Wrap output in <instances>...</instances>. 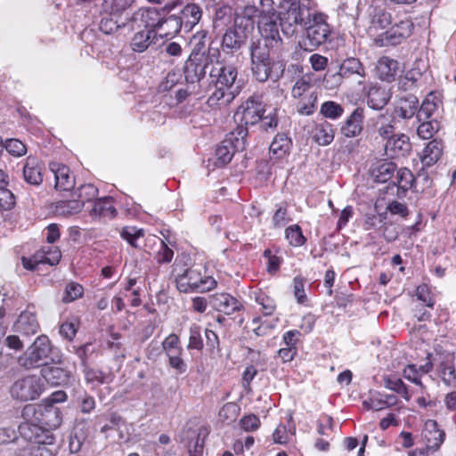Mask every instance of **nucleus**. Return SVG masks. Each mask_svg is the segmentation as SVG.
Returning a JSON list of instances; mask_svg holds the SVG:
<instances>
[{"label":"nucleus","instance_id":"obj_1","mask_svg":"<svg viewBox=\"0 0 456 456\" xmlns=\"http://www.w3.org/2000/svg\"><path fill=\"white\" fill-rule=\"evenodd\" d=\"M274 45L266 39H259L251 44V70L254 77L259 82H265L268 78L276 81L284 72L283 61H273L271 58V48Z\"/></svg>","mask_w":456,"mask_h":456},{"label":"nucleus","instance_id":"obj_2","mask_svg":"<svg viewBox=\"0 0 456 456\" xmlns=\"http://www.w3.org/2000/svg\"><path fill=\"white\" fill-rule=\"evenodd\" d=\"M281 8L284 11L280 15V26L287 36L294 35L297 26L310 24L317 13L311 0H284Z\"/></svg>","mask_w":456,"mask_h":456},{"label":"nucleus","instance_id":"obj_3","mask_svg":"<svg viewBox=\"0 0 456 456\" xmlns=\"http://www.w3.org/2000/svg\"><path fill=\"white\" fill-rule=\"evenodd\" d=\"M52 345L46 336H39L19 357V364L27 370L45 367L51 359Z\"/></svg>","mask_w":456,"mask_h":456},{"label":"nucleus","instance_id":"obj_4","mask_svg":"<svg viewBox=\"0 0 456 456\" xmlns=\"http://www.w3.org/2000/svg\"><path fill=\"white\" fill-rule=\"evenodd\" d=\"M247 135L248 128L243 126H238L230 132L216 150V165L224 166L232 160L236 151H242L246 147Z\"/></svg>","mask_w":456,"mask_h":456},{"label":"nucleus","instance_id":"obj_5","mask_svg":"<svg viewBox=\"0 0 456 456\" xmlns=\"http://www.w3.org/2000/svg\"><path fill=\"white\" fill-rule=\"evenodd\" d=\"M304 28L305 29V37L300 45L305 51H313L324 44L330 33L326 16L321 12L315 13L312 22Z\"/></svg>","mask_w":456,"mask_h":456},{"label":"nucleus","instance_id":"obj_6","mask_svg":"<svg viewBox=\"0 0 456 456\" xmlns=\"http://www.w3.org/2000/svg\"><path fill=\"white\" fill-rule=\"evenodd\" d=\"M176 287L181 292H206L216 288V281L211 276H202L199 270L190 268L175 278Z\"/></svg>","mask_w":456,"mask_h":456},{"label":"nucleus","instance_id":"obj_7","mask_svg":"<svg viewBox=\"0 0 456 456\" xmlns=\"http://www.w3.org/2000/svg\"><path fill=\"white\" fill-rule=\"evenodd\" d=\"M220 55L219 49L208 46V56L195 57L190 55L184 65V77L188 83L194 84L205 77L207 69L215 61H217Z\"/></svg>","mask_w":456,"mask_h":456},{"label":"nucleus","instance_id":"obj_8","mask_svg":"<svg viewBox=\"0 0 456 456\" xmlns=\"http://www.w3.org/2000/svg\"><path fill=\"white\" fill-rule=\"evenodd\" d=\"M267 112V107L262 98L257 95L250 96L243 102L234 114L236 122H240L247 128L248 125H256L261 119L262 115Z\"/></svg>","mask_w":456,"mask_h":456},{"label":"nucleus","instance_id":"obj_9","mask_svg":"<svg viewBox=\"0 0 456 456\" xmlns=\"http://www.w3.org/2000/svg\"><path fill=\"white\" fill-rule=\"evenodd\" d=\"M13 399L29 401L37 399L42 393L40 379L34 375L16 380L10 388Z\"/></svg>","mask_w":456,"mask_h":456},{"label":"nucleus","instance_id":"obj_10","mask_svg":"<svg viewBox=\"0 0 456 456\" xmlns=\"http://www.w3.org/2000/svg\"><path fill=\"white\" fill-rule=\"evenodd\" d=\"M30 412L38 413L40 417H37V419L46 428L55 429L61 424V411L53 404L37 407L27 405L23 410V414L28 415Z\"/></svg>","mask_w":456,"mask_h":456},{"label":"nucleus","instance_id":"obj_11","mask_svg":"<svg viewBox=\"0 0 456 456\" xmlns=\"http://www.w3.org/2000/svg\"><path fill=\"white\" fill-rule=\"evenodd\" d=\"M278 20L280 17L276 14V12H272V14H261V17L258 20V29L262 36L261 39H266L267 42L271 44L278 45L281 41L280 33H279V26Z\"/></svg>","mask_w":456,"mask_h":456},{"label":"nucleus","instance_id":"obj_12","mask_svg":"<svg viewBox=\"0 0 456 456\" xmlns=\"http://www.w3.org/2000/svg\"><path fill=\"white\" fill-rule=\"evenodd\" d=\"M422 438L427 450L437 451L444 444L445 432L441 429L438 423L434 419H428L422 430Z\"/></svg>","mask_w":456,"mask_h":456},{"label":"nucleus","instance_id":"obj_13","mask_svg":"<svg viewBox=\"0 0 456 456\" xmlns=\"http://www.w3.org/2000/svg\"><path fill=\"white\" fill-rule=\"evenodd\" d=\"M15 332L24 336L35 335L39 330V323L34 311L28 307L21 312L17 321L13 324Z\"/></svg>","mask_w":456,"mask_h":456},{"label":"nucleus","instance_id":"obj_14","mask_svg":"<svg viewBox=\"0 0 456 456\" xmlns=\"http://www.w3.org/2000/svg\"><path fill=\"white\" fill-rule=\"evenodd\" d=\"M162 18L161 11L157 8L141 9L133 17L134 21L140 20L152 34L161 30Z\"/></svg>","mask_w":456,"mask_h":456},{"label":"nucleus","instance_id":"obj_15","mask_svg":"<svg viewBox=\"0 0 456 456\" xmlns=\"http://www.w3.org/2000/svg\"><path fill=\"white\" fill-rule=\"evenodd\" d=\"M211 305L218 312L231 315L243 309L242 304L228 293H216L211 297Z\"/></svg>","mask_w":456,"mask_h":456},{"label":"nucleus","instance_id":"obj_16","mask_svg":"<svg viewBox=\"0 0 456 456\" xmlns=\"http://www.w3.org/2000/svg\"><path fill=\"white\" fill-rule=\"evenodd\" d=\"M209 75L211 82H215L216 86L232 90L231 88L236 80L238 72L234 66L227 65L221 66L218 69H212Z\"/></svg>","mask_w":456,"mask_h":456},{"label":"nucleus","instance_id":"obj_17","mask_svg":"<svg viewBox=\"0 0 456 456\" xmlns=\"http://www.w3.org/2000/svg\"><path fill=\"white\" fill-rule=\"evenodd\" d=\"M411 23L409 20L401 21L389 30L386 31L381 37L382 45H395L402 42L403 39L411 35Z\"/></svg>","mask_w":456,"mask_h":456},{"label":"nucleus","instance_id":"obj_18","mask_svg":"<svg viewBox=\"0 0 456 456\" xmlns=\"http://www.w3.org/2000/svg\"><path fill=\"white\" fill-rule=\"evenodd\" d=\"M385 151L389 158L405 156L411 151L409 137L402 134L389 138L385 144Z\"/></svg>","mask_w":456,"mask_h":456},{"label":"nucleus","instance_id":"obj_19","mask_svg":"<svg viewBox=\"0 0 456 456\" xmlns=\"http://www.w3.org/2000/svg\"><path fill=\"white\" fill-rule=\"evenodd\" d=\"M419 108V100L413 94H405L398 98L395 106V114L403 119L412 118L417 115Z\"/></svg>","mask_w":456,"mask_h":456},{"label":"nucleus","instance_id":"obj_20","mask_svg":"<svg viewBox=\"0 0 456 456\" xmlns=\"http://www.w3.org/2000/svg\"><path fill=\"white\" fill-rule=\"evenodd\" d=\"M49 167L56 180V189L69 191L74 187L75 180L70 175L69 168L67 166L57 162H52Z\"/></svg>","mask_w":456,"mask_h":456},{"label":"nucleus","instance_id":"obj_21","mask_svg":"<svg viewBox=\"0 0 456 456\" xmlns=\"http://www.w3.org/2000/svg\"><path fill=\"white\" fill-rule=\"evenodd\" d=\"M311 137L320 146L330 145L335 137L333 125L326 120L317 123L311 131Z\"/></svg>","mask_w":456,"mask_h":456},{"label":"nucleus","instance_id":"obj_22","mask_svg":"<svg viewBox=\"0 0 456 456\" xmlns=\"http://www.w3.org/2000/svg\"><path fill=\"white\" fill-rule=\"evenodd\" d=\"M362 122L363 110L356 108L341 126V134L348 138L359 135L362 130Z\"/></svg>","mask_w":456,"mask_h":456},{"label":"nucleus","instance_id":"obj_23","mask_svg":"<svg viewBox=\"0 0 456 456\" xmlns=\"http://www.w3.org/2000/svg\"><path fill=\"white\" fill-rule=\"evenodd\" d=\"M150 245H157L158 251L156 253V260L159 264L170 263L174 256L173 250L159 238L149 235L145 239L143 250L150 253Z\"/></svg>","mask_w":456,"mask_h":456},{"label":"nucleus","instance_id":"obj_24","mask_svg":"<svg viewBox=\"0 0 456 456\" xmlns=\"http://www.w3.org/2000/svg\"><path fill=\"white\" fill-rule=\"evenodd\" d=\"M23 176L27 183L39 185L43 182L42 167L38 159L28 156L23 167Z\"/></svg>","mask_w":456,"mask_h":456},{"label":"nucleus","instance_id":"obj_25","mask_svg":"<svg viewBox=\"0 0 456 456\" xmlns=\"http://www.w3.org/2000/svg\"><path fill=\"white\" fill-rule=\"evenodd\" d=\"M41 375L52 386L64 385L69 379V371L59 366H50L48 364L41 369Z\"/></svg>","mask_w":456,"mask_h":456},{"label":"nucleus","instance_id":"obj_26","mask_svg":"<svg viewBox=\"0 0 456 456\" xmlns=\"http://www.w3.org/2000/svg\"><path fill=\"white\" fill-rule=\"evenodd\" d=\"M201 15L202 11L198 4H187L177 16L182 21V26L190 31L200 21Z\"/></svg>","mask_w":456,"mask_h":456},{"label":"nucleus","instance_id":"obj_27","mask_svg":"<svg viewBox=\"0 0 456 456\" xmlns=\"http://www.w3.org/2000/svg\"><path fill=\"white\" fill-rule=\"evenodd\" d=\"M398 69V61L387 56L381 57L376 66L379 77L387 82L395 79Z\"/></svg>","mask_w":456,"mask_h":456},{"label":"nucleus","instance_id":"obj_28","mask_svg":"<svg viewBox=\"0 0 456 456\" xmlns=\"http://www.w3.org/2000/svg\"><path fill=\"white\" fill-rule=\"evenodd\" d=\"M235 97L233 91L216 85V90L208 99L209 107L217 109L227 106Z\"/></svg>","mask_w":456,"mask_h":456},{"label":"nucleus","instance_id":"obj_29","mask_svg":"<svg viewBox=\"0 0 456 456\" xmlns=\"http://www.w3.org/2000/svg\"><path fill=\"white\" fill-rule=\"evenodd\" d=\"M440 104L441 102L439 98L434 93H429L417 111L418 121L431 118V117L438 110Z\"/></svg>","mask_w":456,"mask_h":456},{"label":"nucleus","instance_id":"obj_30","mask_svg":"<svg viewBox=\"0 0 456 456\" xmlns=\"http://www.w3.org/2000/svg\"><path fill=\"white\" fill-rule=\"evenodd\" d=\"M390 93L385 88L372 86L367 94V103L373 110H381L390 100Z\"/></svg>","mask_w":456,"mask_h":456},{"label":"nucleus","instance_id":"obj_31","mask_svg":"<svg viewBox=\"0 0 456 456\" xmlns=\"http://www.w3.org/2000/svg\"><path fill=\"white\" fill-rule=\"evenodd\" d=\"M444 145L439 140L430 141L423 150L421 161L424 166L430 167L436 163L443 153Z\"/></svg>","mask_w":456,"mask_h":456},{"label":"nucleus","instance_id":"obj_32","mask_svg":"<svg viewBox=\"0 0 456 456\" xmlns=\"http://www.w3.org/2000/svg\"><path fill=\"white\" fill-rule=\"evenodd\" d=\"M208 34L207 30H200L193 35L190 41L191 45L190 55H194L195 57L208 56V46L210 45H208Z\"/></svg>","mask_w":456,"mask_h":456},{"label":"nucleus","instance_id":"obj_33","mask_svg":"<svg viewBox=\"0 0 456 456\" xmlns=\"http://www.w3.org/2000/svg\"><path fill=\"white\" fill-rule=\"evenodd\" d=\"M395 170L396 166L395 163L380 161L372 167L371 175L376 182L386 183L393 177Z\"/></svg>","mask_w":456,"mask_h":456},{"label":"nucleus","instance_id":"obj_34","mask_svg":"<svg viewBox=\"0 0 456 456\" xmlns=\"http://www.w3.org/2000/svg\"><path fill=\"white\" fill-rule=\"evenodd\" d=\"M83 373L87 383L93 386L108 384L112 380L110 373H105L98 369L88 366L83 368Z\"/></svg>","mask_w":456,"mask_h":456},{"label":"nucleus","instance_id":"obj_35","mask_svg":"<svg viewBox=\"0 0 456 456\" xmlns=\"http://www.w3.org/2000/svg\"><path fill=\"white\" fill-rule=\"evenodd\" d=\"M243 44V37L234 29H228L223 37L222 48L225 53L238 51Z\"/></svg>","mask_w":456,"mask_h":456},{"label":"nucleus","instance_id":"obj_36","mask_svg":"<svg viewBox=\"0 0 456 456\" xmlns=\"http://www.w3.org/2000/svg\"><path fill=\"white\" fill-rule=\"evenodd\" d=\"M53 436H46L45 440H38L36 444H31L23 451V456H55L53 452L46 446L52 444Z\"/></svg>","mask_w":456,"mask_h":456},{"label":"nucleus","instance_id":"obj_37","mask_svg":"<svg viewBox=\"0 0 456 456\" xmlns=\"http://www.w3.org/2000/svg\"><path fill=\"white\" fill-rule=\"evenodd\" d=\"M182 21L179 20L177 15H170L167 18H162L161 22V37H174L180 32L182 29Z\"/></svg>","mask_w":456,"mask_h":456},{"label":"nucleus","instance_id":"obj_38","mask_svg":"<svg viewBox=\"0 0 456 456\" xmlns=\"http://www.w3.org/2000/svg\"><path fill=\"white\" fill-rule=\"evenodd\" d=\"M290 139L285 134H278L270 145V151L277 158L285 156L290 148Z\"/></svg>","mask_w":456,"mask_h":456},{"label":"nucleus","instance_id":"obj_39","mask_svg":"<svg viewBox=\"0 0 456 456\" xmlns=\"http://www.w3.org/2000/svg\"><path fill=\"white\" fill-rule=\"evenodd\" d=\"M83 208V201L77 200H61L55 207L56 212L63 216H69L79 213Z\"/></svg>","mask_w":456,"mask_h":456},{"label":"nucleus","instance_id":"obj_40","mask_svg":"<svg viewBox=\"0 0 456 456\" xmlns=\"http://www.w3.org/2000/svg\"><path fill=\"white\" fill-rule=\"evenodd\" d=\"M120 236L133 248H141L140 240L144 238V231L135 226H126L120 232Z\"/></svg>","mask_w":456,"mask_h":456},{"label":"nucleus","instance_id":"obj_41","mask_svg":"<svg viewBox=\"0 0 456 456\" xmlns=\"http://www.w3.org/2000/svg\"><path fill=\"white\" fill-rule=\"evenodd\" d=\"M116 212V208L111 204V199L107 197L99 199L91 209L92 215L100 216H115Z\"/></svg>","mask_w":456,"mask_h":456},{"label":"nucleus","instance_id":"obj_42","mask_svg":"<svg viewBox=\"0 0 456 456\" xmlns=\"http://www.w3.org/2000/svg\"><path fill=\"white\" fill-rule=\"evenodd\" d=\"M339 71L345 77L353 74H357L360 77H364L365 75L362 64L355 58H350L344 61L339 67Z\"/></svg>","mask_w":456,"mask_h":456},{"label":"nucleus","instance_id":"obj_43","mask_svg":"<svg viewBox=\"0 0 456 456\" xmlns=\"http://www.w3.org/2000/svg\"><path fill=\"white\" fill-rule=\"evenodd\" d=\"M151 30H142L137 32L134 37L132 38L131 47L134 52L142 53L144 52L151 41Z\"/></svg>","mask_w":456,"mask_h":456},{"label":"nucleus","instance_id":"obj_44","mask_svg":"<svg viewBox=\"0 0 456 456\" xmlns=\"http://www.w3.org/2000/svg\"><path fill=\"white\" fill-rule=\"evenodd\" d=\"M439 375L444 383L448 387H453L456 383V371L450 362H442L438 367Z\"/></svg>","mask_w":456,"mask_h":456},{"label":"nucleus","instance_id":"obj_45","mask_svg":"<svg viewBox=\"0 0 456 456\" xmlns=\"http://www.w3.org/2000/svg\"><path fill=\"white\" fill-rule=\"evenodd\" d=\"M276 108L268 107L267 112L262 115L260 122V126L265 132H273L278 126V118H277Z\"/></svg>","mask_w":456,"mask_h":456},{"label":"nucleus","instance_id":"obj_46","mask_svg":"<svg viewBox=\"0 0 456 456\" xmlns=\"http://www.w3.org/2000/svg\"><path fill=\"white\" fill-rule=\"evenodd\" d=\"M134 0H103L102 8L112 14H120L130 7Z\"/></svg>","mask_w":456,"mask_h":456},{"label":"nucleus","instance_id":"obj_47","mask_svg":"<svg viewBox=\"0 0 456 456\" xmlns=\"http://www.w3.org/2000/svg\"><path fill=\"white\" fill-rule=\"evenodd\" d=\"M40 261L42 264H49L50 265H57L61 258V250L55 246L45 247L41 251Z\"/></svg>","mask_w":456,"mask_h":456},{"label":"nucleus","instance_id":"obj_48","mask_svg":"<svg viewBox=\"0 0 456 456\" xmlns=\"http://www.w3.org/2000/svg\"><path fill=\"white\" fill-rule=\"evenodd\" d=\"M413 181L414 176L410 169L404 167L397 170L396 184L398 189L402 190L403 193L411 188Z\"/></svg>","mask_w":456,"mask_h":456},{"label":"nucleus","instance_id":"obj_49","mask_svg":"<svg viewBox=\"0 0 456 456\" xmlns=\"http://www.w3.org/2000/svg\"><path fill=\"white\" fill-rule=\"evenodd\" d=\"M362 405L366 410L381 411L386 409L383 394L370 391V396L363 400Z\"/></svg>","mask_w":456,"mask_h":456},{"label":"nucleus","instance_id":"obj_50","mask_svg":"<svg viewBox=\"0 0 456 456\" xmlns=\"http://www.w3.org/2000/svg\"><path fill=\"white\" fill-rule=\"evenodd\" d=\"M419 122L420 124L418 126L417 133L419 136L423 139L431 138L434 135V134L439 129V124L435 119H427Z\"/></svg>","mask_w":456,"mask_h":456},{"label":"nucleus","instance_id":"obj_51","mask_svg":"<svg viewBox=\"0 0 456 456\" xmlns=\"http://www.w3.org/2000/svg\"><path fill=\"white\" fill-rule=\"evenodd\" d=\"M285 235L286 239L292 246L299 247L305 242V238L302 233V230L297 224L288 227L285 231Z\"/></svg>","mask_w":456,"mask_h":456},{"label":"nucleus","instance_id":"obj_52","mask_svg":"<svg viewBox=\"0 0 456 456\" xmlns=\"http://www.w3.org/2000/svg\"><path fill=\"white\" fill-rule=\"evenodd\" d=\"M312 87V77L305 75L299 78L292 87V96L294 98H301Z\"/></svg>","mask_w":456,"mask_h":456},{"label":"nucleus","instance_id":"obj_53","mask_svg":"<svg viewBox=\"0 0 456 456\" xmlns=\"http://www.w3.org/2000/svg\"><path fill=\"white\" fill-rule=\"evenodd\" d=\"M321 113L328 118L336 119L343 114V108L335 102H325L321 106Z\"/></svg>","mask_w":456,"mask_h":456},{"label":"nucleus","instance_id":"obj_54","mask_svg":"<svg viewBox=\"0 0 456 456\" xmlns=\"http://www.w3.org/2000/svg\"><path fill=\"white\" fill-rule=\"evenodd\" d=\"M3 148L14 157H21L27 153L26 145L18 139H7Z\"/></svg>","mask_w":456,"mask_h":456},{"label":"nucleus","instance_id":"obj_55","mask_svg":"<svg viewBox=\"0 0 456 456\" xmlns=\"http://www.w3.org/2000/svg\"><path fill=\"white\" fill-rule=\"evenodd\" d=\"M316 102L317 96L314 94H311L297 103V111L302 115L309 116L314 113Z\"/></svg>","mask_w":456,"mask_h":456},{"label":"nucleus","instance_id":"obj_56","mask_svg":"<svg viewBox=\"0 0 456 456\" xmlns=\"http://www.w3.org/2000/svg\"><path fill=\"white\" fill-rule=\"evenodd\" d=\"M384 117L380 116L376 123L377 126V133L380 137L383 139L388 140L389 138H392L395 132V126L393 125V121L390 120L388 122H383Z\"/></svg>","mask_w":456,"mask_h":456},{"label":"nucleus","instance_id":"obj_57","mask_svg":"<svg viewBox=\"0 0 456 456\" xmlns=\"http://www.w3.org/2000/svg\"><path fill=\"white\" fill-rule=\"evenodd\" d=\"M98 195V189L92 183L83 184L78 188L77 200L83 201V205L86 201H91L95 199Z\"/></svg>","mask_w":456,"mask_h":456},{"label":"nucleus","instance_id":"obj_58","mask_svg":"<svg viewBox=\"0 0 456 456\" xmlns=\"http://www.w3.org/2000/svg\"><path fill=\"white\" fill-rule=\"evenodd\" d=\"M202 347L203 341L201 338L200 327L197 324H192L190 328L188 348L200 350Z\"/></svg>","mask_w":456,"mask_h":456},{"label":"nucleus","instance_id":"obj_59","mask_svg":"<svg viewBox=\"0 0 456 456\" xmlns=\"http://www.w3.org/2000/svg\"><path fill=\"white\" fill-rule=\"evenodd\" d=\"M293 294L297 302L304 305L307 301V297L305 292V281L302 277L297 276L293 279Z\"/></svg>","mask_w":456,"mask_h":456},{"label":"nucleus","instance_id":"obj_60","mask_svg":"<svg viewBox=\"0 0 456 456\" xmlns=\"http://www.w3.org/2000/svg\"><path fill=\"white\" fill-rule=\"evenodd\" d=\"M84 289L80 284L76 282H69L66 286L63 301L66 303L72 302L82 297Z\"/></svg>","mask_w":456,"mask_h":456},{"label":"nucleus","instance_id":"obj_61","mask_svg":"<svg viewBox=\"0 0 456 456\" xmlns=\"http://www.w3.org/2000/svg\"><path fill=\"white\" fill-rule=\"evenodd\" d=\"M256 301L262 306V312L266 316L271 315L276 308L274 300L264 293L257 294Z\"/></svg>","mask_w":456,"mask_h":456},{"label":"nucleus","instance_id":"obj_62","mask_svg":"<svg viewBox=\"0 0 456 456\" xmlns=\"http://www.w3.org/2000/svg\"><path fill=\"white\" fill-rule=\"evenodd\" d=\"M343 77H345L339 70L334 73H332L330 70H328L323 77L324 86L330 90L337 88L342 83Z\"/></svg>","mask_w":456,"mask_h":456},{"label":"nucleus","instance_id":"obj_63","mask_svg":"<svg viewBox=\"0 0 456 456\" xmlns=\"http://www.w3.org/2000/svg\"><path fill=\"white\" fill-rule=\"evenodd\" d=\"M15 204L14 196L5 186L0 187V211L9 210Z\"/></svg>","mask_w":456,"mask_h":456},{"label":"nucleus","instance_id":"obj_64","mask_svg":"<svg viewBox=\"0 0 456 456\" xmlns=\"http://www.w3.org/2000/svg\"><path fill=\"white\" fill-rule=\"evenodd\" d=\"M384 386L402 395H407V388L402 379H391L389 377H386L384 379Z\"/></svg>","mask_w":456,"mask_h":456}]
</instances>
